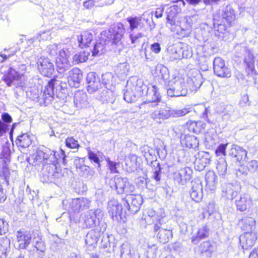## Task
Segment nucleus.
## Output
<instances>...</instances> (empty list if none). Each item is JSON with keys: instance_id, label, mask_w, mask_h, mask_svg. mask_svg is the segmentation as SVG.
Masks as SVG:
<instances>
[{"instance_id": "nucleus-1", "label": "nucleus", "mask_w": 258, "mask_h": 258, "mask_svg": "<svg viewBox=\"0 0 258 258\" xmlns=\"http://www.w3.org/2000/svg\"><path fill=\"white\" fill-rule=\"evenodd\" d=\"M129 195L132 196L131 204L125 198L120 202L114 200L109 202L108 212L112 220L124 223L140 210L142 204L141 197L132 193Z\"/></svg>"}, {"instance_id": "nucleus-2", "label": "nucleus", "mask_w": 258, "mask_h": 258, "mask_svg": "<svg viewBox=\"0 0 258 258\" xmlns=\"http://www.w3.org/2000/svg\"><path fill=\"white\" fill-rule=\"evenodd\" d=\"M236 20V12L230 5H227L222 12L221 16L213 18L214 23L223 30L234 25Z\"/></svg>"}, {"instance_id": "nucleus-3", "label": "nucleus", "mask_w": 258, "mask_h": 258, "mask_svg": "<svg viewBox=\"0 0 258 258\" xmlns=\"http://www.w3.org/2000/svg\"><path fill=\"white\" fill-rule=\"evenodd\" d=\"M53 156L55 161L49 163L46 167V169L48 172L51 174L54 178H58L62 176V170L58 163V161L62 160V162L65 165L66 164V156L64 151L62 150H60L58 151H54Z\"/></svg>"}, {"instance_id": "nucleus-4", "label": "nucleus", "mask_w": 258, "mask_h": 258, "mask_svg": "<svg viewBox=\"0 0 258 258\" xmlns=\"http://www.w3.org/2000/svg\"><path fill=\"white\" fill-rule=\"evenodd\" d=\"M114 182L115 188L118 194H131L135 190V186L129 182L127 178L114 177Z\"/></svg>"}, {"instance_id": "nucleus-5", "label": "nucleus", "mask_w": 258, "mask_h": 258, "mask_svg": "<svg viewBox=\"0 0 258 258\" xmlns=\"http://www.w3.org/2000/svg\"><path fill=\"white\" fill-rule=\"evenodd\" d=\"M213 69L215 74L219 77L228 78L231 76L230 70L226 66L224 60L220 57L214 58Z\"/></svg>"}, {"instance_id": "nucleus-6", "label": "nucleus", "mask_w": 258, "mask_h": 258, "mask_svg": "<svg viewBox=\"0 0 258 258\" xmlns=\"http://www.w3.org/2000/svg\"><path fill=\"white\" fill-rule=\"evenodd\" d=\"M181 12L180 6L174 5L169 8L167 16V23L169 25L171 30H175L176 24L179 23V15Z\"/></svg>"}, {"instance_id": "nucleus-7", "label": "nucleus", "mask_w": 258, "mask_h": 258, "mask_svg": "<svg viewBox=\"0 0 258 258\" xmlns=\"http://www.w3.org/2000/svg\"><path fill=\"white\" fill-rule=\"evenodd\" d=\"M23 77V74L19 73L12 67H10L8 70L5 71L2 78L7 87H11L16 82L21 81Z\"/></svg>"}, {"instance_id": "nucleus-8", "label": "nucleus", "mask_w": 258, "mask_h": 258, "mask_svg": "<svg viewBox=\"0 0 258 258\" xmlns=\"http://www.w3.org/2000/svg\"><path fill=\"white\" fill-rule=\"evenodd\" d=\"M32 235L29 231L24 229H20L16 233V240L19 249H27L32 240Z\"/></svg>"}, {"instance_id": "nucleus-9", "label": "nucleus", "mask_w": 258, "mask_h": 258, "mask_svg": "<svg viewBox=\"0 0 258 258\" xmlns=\"http://www.w3.org/2000/svg\"><path fill=\"white\" fill-rule=\"evenodd\" d=\"M247 152L243 147L233 144L229 151V156L235 160L236 163L242 165L245 160Z\"/></svg>"}, {"instance_id": "nucleus-10", "label": "nucleus", "mask_w": 258, "mask_h": 258, "mask_svg": "<svg viewBox=\"0 0 258 258\" xmlns=\"http://www.w3.org/2000/svg\"><path fill=\"white\" fill-rule=\"evenodd\" d=\"M257 239V234L256 232H244L239 237V242L242 248L247 250L255 244Z\"/></svg>"}, {"instance_id": "nucleus-11", "label": "nucleus", "mask_w": 258, "mask_h": 258, "mask_svg": "<svg viewBox=\"0 0 258 258\" xmlns=\"http://www.w3.org/2000/svg\"><path fill=\"white\" fill-rule=\"evenodd\" d=\"M77 39L79 47L84 49L90 46L93 40V35L90 31L86 30L82 31L80 35H77Z\"/></svg>"}, {"instance_id": "nucleus-12", "label": "nucleus", "mask_w": 258, "mask_h": 258, "mask_svg": "<svg viewBox=\"0 0 258 258\" xmlns=\"http://www.w3.org/2000/svg\"><path fill=\"white\" fill-rule=\"evenodd\" d=\"M238 226L244 232H256V221L251 217H245L238 222Z\"/></svg>"}, {"instance_id": "nucleus-13", "label": "nucleus", "mask_w": 258, "mask_h": 258, "mask_svg": "<svg viewBox=\"0 0 258 258\" xmlns=\"http://www.w3.org/2000/svg\"><path fill=\"white\" fill-rule=\"evenodd\" d=\"M237 211L244 212L248 210L252 205V200L247 195L244 194L240 196L238 200L235 201Z\"/></svg>"}, {"instance_id": "nucleus-14", "label": "nucleus", "mask_w": 258, "mask_h": 258, "mask_svg": "<svg viewBox=\"0 0 258 258\" xmlns=\"http://www.w3.org/2000/svg\"><path fill=\"white\" fill-rule=\"evenodd\" d=\"M88 83L87 91L90 93L94 92L99 89V79L94 72H90L87 76Z\"/></svg>"}, {"instance_id": "nucleus-15", "label": "nucleus", "mask_w": 258, "mask_h": 258, "mask_svg": "<svg viewBox=\"0 0 258 258\" xmlns=\"http://www.w3.org/2000/svg\"><path fill=\"white\" fill-rule=\"evenodd\" d=\"M185 125L189 132L199 134L205 131L206 124L201 120H189L186 122Z\"/></svg>"}, {"instance_id": "nucleus-16", "label": "nucleus", "mask_w": 258, "mask_h": 258, "mask_svg": "<svg viewBox=\"0 0 258 258\" xmlns=\"http://www.w3.org/2000/svg\"><path fill=\"white\" fill-rule=\"evenodd\" d=\"M82 78L83 74L81 71L78 68H74L70 72L69 82L73 87L78 88Z\"/></svg>"}, {"instance_id": "nucleus-17", "label": "nucleus", "mask_w": 258, "mask_h": 258, "mask_svg": "<svg viewBox=\"0 0 258 258\" xmlns=\"http://www.w3.org/2000/svg\"><path fill=\"white\" fill-rule=\"evenodd\" d=\"M180 143L182 147L191 149L198 146L197 138L194 135H184L181 138Z\"/></svg>"}, {"instance_id": "nucleus-18", "label": "nucleus", "mask_w": 258, "mask_h": 258, "mask_svg": "<svg viewBox=\"0 0 258 258\" xmlns=\"http://www.w3.org/2000/svg\"><path fill=\"white\" fill-rule=\"evenodd\" d=\"M143 18L141 16H130L126 18L129 24V29L133 31L144 27Z\"/></svg>"}, {"instance_id": "nucleus-19", "label": "nucleus", "mask_w": 258, "mask_h": 258, "mask_svg": "<svg viewBox=\"0 0 258 258\" xmlns=\"http://www.w3.org/2000/svg\"><path fill=\"white\" fill-rule=\"evenodd\" d=\"M158 241L162 244L168 243L173 237L172 230L167 229H160L156 235Z\"/></svg>"}, {"instance_id": "nucleus-20", "label": "nucleus", "mask_w": 258, "mask_h": 258, "mask_svg": "<svg viewBox=\"0 0 258 258\" xmlns=\"http://www.w3.org/2000/svg\"><path fill=\"white\" fill-rule=\"evenodd\" d=\"M209 235V229L206 226L199 228L196 235L191 237V242L194 244H198L201 240L208 237Z\"/></svg>"}, {"instance_id": "nucleus-21", "label": "nucleus", "mask_w": 258, "mask_h": 258, "mask_svg": "<svg viewBox=\"0 0 258 258\" xmlns=\"http://www.w3.org/2000/svg\"><path fill=\"white\" fill-rule=\"evenodd\" d=\"M244 63L245 64V70L248 75L252 74L255 73V60L253 55L248 53L244 58Z\"/></svg>"}, {"instance_id": "nucleus-22", "label": "nucleus", "mask_w": 258, "mask_h": 258, "mask_svg": "<svg viewBox=\"0 0 258 258\" xmlns=\"http://www.w3.org/2000/svg\"><path fill=\"white\" fill-rule=\"evenodd\" d=\"M215 242L212 240H208L201 243L199 246L201 253H208L211 254L215 249Z\"/></svg>"}, {"instance_id": "nucleus-23", "label": "nucleus", "mask_w": 258, "mask_h": 258, "mask_svg": "<svg viewBox=\"0 0 258 258\" xmlns=\"http://www.w3.org/2000/svg\"><path fill=\"white\" fill-rule=\"evenodd\" d=\"M32 143L29 135L27 133L22 134L18 136L16 140V144L19 147L26 148L28 147Z\"/></svg>"}, {"instance_id": "nucleus-24", "label": "nucleus", "mask_w": 258, "mask_h": 258, "mask_svg": "<svg viewBox=\"0 0 258 258\" xmlns=\"http://www.w3.org/2000/svg\"><path fill=\"white\" fill-rule=\"evenodd\" d=\"M176 26L175 30L171 31L175 33L178 39H180L190 35L191 27L189 23H187V26L185 28H182L179 25V23L176 24Z\"/></svg>"}, {"instance_id": "nucleus-25", "label": "nucleus", "mask_w": 258, "mask_h": 258, "mask_svg": "<svg viewBox=\"0 0 258 258\" xmlns=\"http://www.w3.org/2000/svg\"><path fill=\"white\" fill-rule=\"evenodd\" d=\"M39 69L44 76L50 77L54 71L52 64L46 60H43L39 64Z\"/></svg>"}, {"instance_id": "nucleus-26", "label": "nucleus", "mask_w": 258, "mask_h": 258, "mask_svg": "<svg viewBox=\"0 0 258 258\" xmlns=\"http://www.w3.org/2000/svg\"><path fill=\"white\" fill-rule=\"evenodd\" d=\"M69 63L68 56L63 49L59 51L58 55L56 58V64L58 67L64 69V67Z\"/></svg>"}, {"instance_id": "nucleus-27", "label": "nucleus", "mask_w": 258, "mask_h": 258, "mask_svg": "<svg viewBox=\"0 0 258 258\" xmlns=\"http://www.w3.org/2000/svg\"><path fill=\"white\" fill-rule=\"evenodd\" d=\"M98 238L95 231L89 232L85 239V243L88 246H94L98 242Z\"/></svg>"}, {"instance_id": "nucleus-28", "label": "nucleus", "mask_w": 258, "mask_h": 258, "mask_svg": "<svg viewBox=\"0 0 258 258\" xmlns=\"http://www.w3.org/2000/svg\"><path fill=\"white\" fill-rule=\"evenodd\" d=\"M202 188L201 186L196 187L192 186L190 192V197L192 200L196 202H200L202 199Z\"/></svg>"}, {"instance_id": "nucleus-29", "label": "nucleus", "mask_w": 258, "mask_h": 258, "mask_svg": "<svg viewBox=\"0 0 258 258\" xmlns=\"http://www.w3.org/2000/svg\"><path fill=\"white\" fill-rule=\"evenodd\" d=\"M152 92L153 94L152 96L151 100L149 101L155 106H156L161 101V95L159 91L158 88L155 85L152 86Z\"/></svg>"}, {"instance_id": "nucleus-30", "label": "nucleus", "mask_w": 258, "mask_h": 258, "mask_svg": "<svg viewBox=\"0 0 258 258\" xmlns=\"http://www.w3.org/2000/svg\"><path fill=\"white\" fill-rule=\"evenodd\" d=\"M210 162V159L208 158L207 154L203 156V161L202 158L197 159L195 162V165L197 167V170L201 171L204 169V168L209 164Z\"/></svg>"}, {"instance_id": "nucleus-31", "label": "nucleus", "mask_w": 258, "mask_h": 258, "mask_svg": "<svg viewBox=\"0 0 258 258\" xmlns=\"http://www.w3.org/2000/svg\"><path fill=\"white\" fill-rule=\"evenodd\" d=\"M90 55L89 52L83 51L76 54L73 57V61L76 63H79L86 62L88 59Z\"/></svg>"}, {"instance_id": "nucleus-32", "label": "nucleus", "mask_w": 258, "mask_h": 258, "mask_svg": "<svg viewBox=\"0 0 258 258\" xmlns=\"http://www.w3.org/2000/svg\"><path fill=\"white\" fill-rule=\"evenodd\" d=\"M65 145L67 147L71 149H78L80 147L79 142L73 137H68L65 140Z\"/></svg>"}, {"instance_id": "nucleus-33", "label": "nucleus", "mask_w": 258, "mask_h": 258, "mask_svg": "<svg viewBox=\"0 0 258 258\" xmlns=\"http://www.w3.org/2000/svg\"><path fill=\"white\" fill-rule=\"evenodd\" d=\"M82 203L83 201L80 198L73 200L71 208L74 213H79L83 210Z\"/></svg>"}, {"instance_id": "nucleus-34", "label": "nucleus", "mask_w": 258, "mask_h": 258, "mask_svg": "<svg viewBox=\"0 0 258 258\" xmlns=\"http://www.w3.org/2000/svg\"><path fill=\"white\" fill-rule=\"evenodd\" d=\"M107 166L111 173H118L119 171L117 169L119 165V162L111 161L110 158L106 159Z\"/></svg>"}, {"instance_id": "nucleus-35", "label": "nucleus", "mask_w": 258, "mask_h": 258, "mask_svg": "<svg viewBox=\"0 0 258 258\" xmlns=\"http://www.w3.org/2000/svg\"><path fill=\"white\" fill-rule=\"evenodd\" d=\"M143 36L144 35L142 33H138L137 35H134V34L131 33L129 35L131 44L133 45L132 47L135 48L140 45V38L143 37Z\"/></svg>"}, {"instance_id": "nucleus-36", "label": "nucleus", "mask_w": 258, "mask_h": 258, "mask_svg": "<svg viewBox=\"0 0 258 258\" xmlns=\"http://www.w3.org/2000/svg\"><path fill=\"white\" fill-rule=\"evenodd\" d=\"M10 171L7 165L0 167V178L4 179L8 184L9 183Z\"/></svg>"}, {"instance_id": "nucleus-37", "label": "nucleus", "mask_w": 258, "mask_h": 258, "mask_svg": "<svg viewBox=\"0 0 258 258\" xmlns=\"http://www.w3.org/2000/svg\"><path fill=\"white\" fill-rule=\"evenodd\" d=\"M155 106L149 101H145L139 105V108L144 113L149 112Z\"/></svg>"}, {"instance_id": "nucleus-38", "label": "nucleus", "mask_w": 258, "mask_h": 258, "mask_svg": "<svg viewBox=\"0 0 258 258\" xmlns=\"http://www.w3.org/2000/svg\"><path fill=\"white\" fill-rule=\"evenodd\" d=\"M228 146V143L220 144L215 150V154L216 156H226V148Z\"/></svg>"}, {"instance_id": "nucleus-39", "label": "nucleus", "mask_w": 258, "mask_h": 258, "mask_svg": "<svg viewBox=\"0 0 258 258\" xmlns=\"http://www.w3.org/2000/svg\"><path fill=\"white\" fill-rule=\"evenodd\" d=\"M88 156L91 161H93L97 164L99 166H100V161L97 155L92 152L90 149H88Z\"/></svg>"}, {"instance_id": "nucleus-40", "label": "nucleus", "mask_w": 258, "mask_h": 258, "mask_svg": "<svg viewBox=\"0 0 258 258\" xmlns=\"http://www.w3.org/2000/svg\"><path fill=\"white\" fill-rule=\"evenodd\" d=\"M103 49V45L100 42L96 43L94 44V48L92 51V55L96 56L99 55L100 52H101Z\"/></svg>"}, {"instance_id": "nucleus-41", "label": "nucleus", "mask_w": 258, "mask_h": 258, "mask_svg": "<svg viewBox=\"0 0 258 258\" xmlns=\"http://www.w3.org/2000/svg\"><path fill=\"white\" fill-rule=\"evenodd\" d=\"M95 0H84L83 5L84 8L91 10L95 6Z\"/></svg>"}, {"instance_id": "nucleus-42", "label": "nucleus", "mask_w": 258, "mask_h": 258, "mask_svg": "<svg viewBox=\"0 0 258 258\" xmlns=\"http://www.w3.org/2000/svg\"><path fill=\"white\" fill-rule=\"evenodd\" d=\"M45 244L44 242L41 240L36 242L34 247L36 248V251L40 252H44L45 250Z\"/></svg>"}, {"instance_id": "nucleus-43", "label": "nucleus", "mask_w": 258, "mask_h": 258, "mask_svg": "<svg viewBox=\"0 0 258 258\" xmlns=\"http://www.w3.org/2000/svg\"><path fill=\"white\" fill-rule=\"evenodd\" d=\"M37 156L39 159H42L43 161L47 160L48 158V155L41 150L37 151Z\"/></svg>"}, {"instance_id": "nucleus-44", "label": "nucleus", "mask_w": 258, "mask_h": 258, "mask_svg": "<svg viewBox=\"0 0 258 258\" xmlns=\"http://www.w3.org/2000/svg\"><path fill=\"white\" fill-rule=\"evenodd\" d=\"M123 37V35L118 32H116L113 34L112 42L115 44H117L118 42L121 41Z\"/></svg>"}, {"instance_id": "nucleus-45", "label": "nucleus", "mask_w": 258, "mask_h": 258, "mask_svg": "<svg viewBox=\"0 0 258 258\" xmlns=\"http://www.w3.org/2000/svg\"><path fill=\"white\" fill-rule=\"evenodd\" d=\"M151 49L154 53L156 54L159 53L161 50L160 44L157 42L153 43L151 45Z\"/></svg>"}, {"instance_id": "nucleus-46", "label": "nucleus", "mask_w": 258, "mask_h": 258, "mask_svg": "<svg viewBox=\"0 0 258 258\" xmlns=\"http://www.w3.org/2000/svg\"><path fill=\"white\" fill-rule=\"evenodd\" d=\"M162 218H159L156 220L154 223V231L157 232L159 231L161 229V226L162 225Z\"/></svg>"}, {"instance_id": "nucleus-47", "label": "nucleus", "mask_w": 258, "mask_h": 258, "mask_svg": "<svg viewBox=\"0 0 258 258\" xmlns=\"http://www.w3.org/2000/svg\"><path fill=\"white\" fill-rule=\"evenodd\" d=\"M157 167L158 170L154 172L153 178L157 181H159L161 179L160 175L161 172V168L159 163H158Z\"/></svg>"}, {"instance_id": "nucleus-48", "label": "nucleus", "mask_w": 258, "mask_h": 258, "mask_svg": "<svg viewBox=\"0 0 258 258\" xmlns=\"http://www.w3.org/2000/svg\"><path fill=\"white\" fill-rule=\"evenodd\" d=\"M7 226V223H6L4 219L0 218V235L5 233Z\"/></svg>"}, {"instance_id": "nucleus-49", "label": "nucleus", "mask_w": 258, "mask_h": 258, "mask_svg": "<svg viewBox=\"0 0 258 258\" xmlns=\"http://www.w3.org/2000/svg\"><path fill=\"white\" fill-rule=\"evenodd\" d=\"M55 82V80L54 79H52L49 81L47 85L45 87V89L46 90L50 89L51 92H53L54 88V83Z\"/></svg>"}, {"instance_id": "nucleus-50", "label": "nucleus", "mask_w": 258, "mask_h": 258, "mask_svg": "<svg viewBox=\"0 0 258 258\" xmlns=\"http://www.w3.org/2000/svg\"><path fill=\"white\" fill-rule=\"evenodd\" d=\"M3 120L7 123H10L12 121L11 116L8 113H4L2 116Z\"/></svg>"}, {"instance_id": "nucleus-51", "label": "nucleus", "mask_w": 258, "mask_h": 258, "mask_svg": "<svg viewBox=\"0 0 258 258\" xmlns=\"http://www.w3.org/2000/svg\"><path fill=\"white\" fill-rule=\"evenodd\" d=\"M164 12V9L163 8H157L155 12V15L156 18H161L163 16V13Z\"/></svg>"}, {"instance_id": "nucleus-52", "label": "nucleus", "mask_w": 258, "mask_h": 258, "mask_svg": "<svg viewBox=\"0 0 258 258\" xmlns=\"http://www.w3.org/2000/svg\"><path fill=\"white\" fill-rule=\"evenodd\" d=\"M79 169L81 170V171L83 172V174L86 173H89L90 171L91 170V168L89 166H87L85 165H82L79 167Z\"/></svg>"}, {"instance_id": "nucleus-53", "label": "nucleus", "mask_w": 258, "mask_h": 258, "mask_svg": "<svg viewBox=\"0 0 258 258\" xmlns=\"http://www.w3.org/2000/svg\"><path fill=\"white\" fill-rule=\"evenodd\" d=\"M249 258H258V246L254 248L250 253Z\"/></svg>"}, {"instance_id": "nucleus-54", "label": "nucleus", "mask_w": 258, "mask_h": 258, "mask_svg": "<svg viewBox=\"0 0 258 258\" xmlns=\"http://www.w3.org/2000/svg\"><path fill=\"white\" fill-rule=\"evenodd\" d=\"M149 147L147 145L143 146L142 149V153L145 157H147V154L149 151Z\"/></svg>"}, {"instance_id": "nucleus-55", "label": "nucleus", "mask_w": 258, "mask_h": 258, "mask_svg": "<svg viewBox=\"0 0 258 258\" xmlns=\"http://www.w3.org/2000/svg\"><path fill=\"white\" fill-rule=\"evenodd\" d=\"M121 258H134V257L131 251L127 253L122 252L121 254Z\"/></svg>"}, {"instance_id": "nucleus-56", "label": "nucleus", "mask_w": 258, "mask_h": 258, "mask_svg": "<svg viewBox=\"0 0 258 258\" xmlns=\"http://www.w3.org/2000/svg\"><path fill=\"white\" fill-rule=\"evenodd\" d=\"M6 199V196L4 192L3 189L0 185V203L4 202Z\"/></svg>"}, {"instance_id": "nucleus-57", "label": "nucleus", "mask_w": 258, "mask_h": 258, "mask_svg": "<svg viewBox=\"0 0 258 258\" xmlns=\"http://www.w3.org/2000/svg\"><path fill=\"white\" fill-rule=\"evenodd\" d=\"M221 0H204V3L206 5H211L214 3H217Z\"/></svg>"}, {"instance_id": "nucleus-58", "label": "nucleus", "mask_w": 258, "mask_h": 258, "mask_svg": "<svg viewBox=\"0 0 258 258\" xmlns=\"http://www.w3.org/2000/svg\"><path fill=\"white\" fill-rule=\"evenodd\" d=\"M8 130V126L7 125L5 124H2L1 121H0V133H6L7 130Z\"/></svg>"}, {"instance_id": "nucleus-59", "label": "nucleus", "mask_w": 258, "mask_h": 258, "mask_svg": "<svg viewBox=\"0 0 258 258\" xmlns=\"http://www.w3.org/2000/svg\"><path fill=\"white\" fill-rule=\"evenodd\" d=\"M186 2L190 5L195 6L198 5L201 0H185Z\"/></svg>"}, {"instance_id": "nucleus-60", "label": "nucleus", "mask_w": 258, "mask_h": 258, "mask_svg": "<svg viewBox=\"0 0 258 258\" xmlns=\"http://www.w3.org/2000/svg\"><path fill=\"white\" fill-rule=\"evenodd\" d=\"M167 94L170 97H177V96H181V95L174 94L173 93V90L172 89H168Z\"/></svg>"}, {"instance_id": "nucleus-61", "label": "nucleus", "mask_w": 258, "mask_h": 258, "mask_svg": "<svg viewBox=\"0 0 258 258\" xmlns=\"http://www.w3.org/2000/svg\"><path fill=\"white\" fill-rule=\"evenodd\" d=\"M138 158V156L135 154H131L128 155V158L131 160H134L136 162L137 161Z\"/></svg>"}, {"instance_id": "nucleus-62", "label": "nucleus", "mask_w": 258, "mask_h": 258, "mask_svg": "<svg viewBox=\"0 0 258 258\" xmlns=\"http://www.w3.org/2000/svg\"><path fill=\"white\" fill-rule=\"evenodd\" d=\"M199 66L201 68V69H203V56H202L199 60L198 62Z\"/></svg>"}, {"instance_id": "nucleus-63", "label": "nucleus", "mask_w": 258, "mask_h": 258, "mask_svg": "<svg viewBox=\"0 0 258 258\" xmlns=\"http://www.w3.org/2000/svg\"><path fill=\"white\" fill-rule=\"evenodd\" d=\"M242 100L243 101H244V103H246L248 101V96L247 95H244L242 97Z\"/></svg>"}, {"instance_id": "nucleus-64", "label": "nucleus", "mask_w": 258, "mask_h": 258, "mask_svg": "<svg viewBox=\"0 0 258 258\" xmlns=\"http://www.w3.org/2000/svg\"><path fill=\"white\" fill-rule=\"evenodd\" d=\"M0 56L3 58V60L1 61L2 62L5 61L8 58L7 55L5 54H1Z\"/></svg>"}]
</instances>
